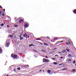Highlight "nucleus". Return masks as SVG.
Listing matches in <instances>:
<instances>
[{
  "mask_svg": "<svg viewBox=\"0 0 76 76\" xmlns=\"http://www.w3.org/2000/svg\"><path fill=\"white\" fill-rule=\"evenodd\" d=\"M74 63L75 64V63H76V61H74V62H73V64H74Z\"/></svg>",
  "mask_w": 76,
  "mask_h": 76,
  "instance_id": "22",
  "label": "nucleus"
},
{
  "mask_svg": "<svg viewBox=\"0 0 76 76\" xmlns=\"http://www.w3.org/2000/svg\"><path fill=\"white\" fill-rule=\"evenodd\" d=\"M7 27H8V28H9V26L7 25Z\"/></svg>",
  "mask_w": 76,
  "mask_h": 76,
  "instance_id": "45",
  "label": "nucleus"
},
{
  "mask_svg": "<svg viewBox=\"0 0 76 76\" xmlns=\"http://www.w3.org/2000/svg\"><path fill=\"white\" fill-rule=\"evenodd\" d=\"M39 43H40V44H41V45H43V44L41 42H39Z\"/></svg>",
  "mask_w": 76,
  "mask_h": 76,
  "instance_id": "32",
  "label": "nucleus"
},
{
  "mask_svg": "<svg viewBox=\"0 0 76 76\" xmlns=\"http://www.w3.org/2000/svg\"><path fill=\"white\" fill-rule=\"evenodd\" d=\"M45 37H41L40 38H42V39H44V38H45Z\"/></svg>",
  "mask_w": 76,
  "mask_h": 76,
  "instance_id": "18",
  "label": "nucleus"
},
{
  "mask_svg": "<svg viewBox=\"0 0 76 76\" xmlns=\"http://www.w3.org/2000/svg\"><path fill=\"white\" fill-rule=\"evenodd\" d=\"M20 55H22V53H20Z\"/></svg>",
  "mask_w": 76,
  "mask_h": 76,
  "instance_id": "46",
  "label": "nucleus"
},
{
  "mask_svg": "<svg viewBox=\"0 0 76 76\" xmlns=\"http://www.w3.org/2000/svg\"><path fill=\"white\" fill-rule=\"evenodd\" d=\"M44 45H48V44H46V43H45L44 44Z\"/></svg>",
  "mask_w": 76,
  "mask_h": 76,
  "instance_id": "20",
  "label": "nucleus"
},
{
  "mask_svg": "<svg viewBox=\"0 0 76 76\" xmlns=\"http://www.w3.org/2000/svg\"><path fill=\"white\" fill-rule=\"evenodd\" d=\"M75 70H76V69H72V71H73V72H75Z\"/></svg>",
  "mask_w": 76,
  "mask_h": 76,
  "instance_id": "31",
  "label": "nucleus"
},
{
  "mask_svg": "<svg viewBox=\"0 0 76 76\" xmlns=\"http://www.w3.org/2000/svg\"><path fill=\"white\" fill-rule=\"evenodd\" d=\"M18 69L19 70H20V67H19L18 68Z\"/></svg>",
  "mask_w": 76,
  "mask_h": 76,
  "instance_id": "28",
  "label": "nucleus"
},
{
  "mask_svg": "<svg viewBox=\"0 0 76 76\" xmlns=\"http://www.w3.org/2000/svg\"><path fill=\"white\" fill-rule=\"evenodd\" d=\"M73 60H72V58H68L66 59V62H68V61H70L71 62Z\"/></svg>",
  "mask_w": 76,
  "mask_h": 76,
  "instance_id": "4",
  "label": "nucleus"
},
{
  "mask_svg": "<svg viewBox=\"0 0 76 76\" xmlns=\"http://www.w3.org/2000/svg\"><path fill=\"white\" fill-rule=\"evenodd\" d=\"M14 34H15V33H13V35Z\"/></svg>",
  "mask_w": 76,
  "mask_h": 76,
  "instance_id": "56",
  "label": "nucleus"
},
{
  "mask_svg": "<svg viewBox=\"0 0 76 76\" xmlns=\"http://www.w3.org/2000/svg\"><path fill=\"white\" fill-rule=\"evenodd\" d=\"M15 70H16V69H15L14 70V71H15Z\"/></svg>",
  "mask_w": 76,
  "mask_h": 76,
  "instance_id": "53",
  "label": "nucleus"
},
{
  "mask_svg": "<svg viewBox=\"0 0 76 76\" xmlns=\"http://www.w3.org/2000/svg\"><path fill=\"white\" fill-rule=\"evenodd\" d=\"M50 41H51V42H53V41L52 40H51Z\"/></svg>",
  "mask_w": 76,
  "mask_h": 76,
  "instance_id": "52",
  "label": "nucleus"
},
{
  "mask_svg": "<svg viewBox=\"0 0 76 76\" xmlns=\"http://www.w3.org/2000/svg\"><path fill=\"white\" fill-rule=\"evenodd\" d=\"M11 57H12V58H14V59H18V58H19V56L16 55H13V53L11 54Z\"/></svg>",
  "mask_w": 76,
  "mask_h": 76,
  "instance_id": "1",
  "label": "nucleus"
},
{
  "mask_svg": "<svg viewBox=\"0 0 76 76\" xmlns=\"http://www.w3.org/2000/svg\"><path fill=\"white\" fill-rule=\"evenodd\" d=\"M44 71H45L44 70H43V72H44Z\"/></svg>",
  "mask_w": 76,
  "mask_h": 76,
  "instance_id": "54",
  "label": "nucleus"
},
{
  "mask_svg": "<svg viewBox=\"0 0 76 76\" xmlns=\"http://www.w3.org/2000/svg\"><path fill=\"white\" fill-rule=\"evenodd\" d=\"M46 58H48V57L47 56H46Z\"/></svg>",
  "mask_w": 76,
  "mask_h": 76,
  "instance_id": "38",
  "label": "nucleus"
},
{
  "mask_svg": "<svg viewBox=\"0 0 76 76\" xmlns=\"http://www.w3.org/2000/svg\"><path fill=\"white\" fill-rule=\"evenodd\" d=\"M22 34H21L20 36H19V38H21L22 37Z\"/></svg>",
  "mask_w": 76,
  "mask_h": 76,
  "instance_id": "16",
  "label": "nucleus"
},
{
  "mask_svg": "<svg viewBox=\"0 0 76 76\" xmlns=\"http://www.w3.org/2000/svg\"><path fill=\"white\" fill-rule=\"evenodd\" d=\"M66 44H69V43L67 42H66Z\"/></svg>",
  "mask_w": 76,
  "mask_h": 76,
  "instance_id": "44",
  "label": "nucleus"
},
{
  "mask_svg": "<svg viewBox=\"0 0 76 76\" xmlns=\"http://www.w3.org/2000/svg\"><path fill=\"white\" fill-rule=\"evenodd\" d=\"M29 36H28L27 38H29Z\"/></svg>",
  "mask_w": 76,
  "mask_h": 76,
  "instance_id": "43",
  "label": "nucleus"
},
{
  "mask_svg": "<svg viewBox=\"0 0 76 76\" xmlns=\"http://www.w3.org/2000/svg\"><path fill=\"white\" fill-rule=\"evenodd\" d=\"M63 64H59V66H61V65H63Z\"/></svg>",
  "mask_w": 76,
  "mask_h": 76,
  "instance_id": "30",
  "label": "nucleus"
},
{
  "mask_svg": "<svg viewBox=\"0 0 76 76\" xmlns=\"http://www.w3.org/2000/svg\"><path fill=\"white\" fill-rule=\"evenodd\" d=\"M36 40H40V39L39 38H38L36 39Z\"/></svg>",
  "mask_w": 76,
  "mask_h": 76,
  "instance_id": "29",
  "label": "nucleus"
},
{
  "mask_svg": "<svg viewBox=\"0 0 76 76\" xmlns=\"http://www.w3.org/2000/svg\"><path fill=\"white\" fill-rule=\"evenodd\" d=\"M2 52H3V50L2 49L0 48V54H1L2 53Z\"/></svg>",
  "mask_w": 76,
  "mask_h": 76,
  "instance_id": "10",
  "label": "nucleus"
},
{
  "mask_svg": "<svg viewBox=\"0 0 76 76\" xmlns=\"http://www.w3.org/2000/svg\"><path fill=\"white\" fill-rule=\"evenodd\" d=\"M29 66L28 65H24L23 66V67L24 68H28Z\"/></svg>",
  "mask_w": 76,
  "mask_h": 76,
  "instance_id": "5",
  "label": "nucleus"
},
{
  "mask_svg": "<svg viewBox=\"0 0 76 76\" xmlns=\"http://www.w3.org/2000/svg\"><path fill=\"white\" fill-rule=\"evenodd\" d=\"M46 38H48V39H50V37H47Z\"/></svg>",
  "mask_w": 76,
  "mask_h": 76,
  "instance_id": "33",
  "label": "nucleus"
},
{
  "mask_svg": "<svg viewBox=\"0 0 76 76\" xmlns=\"http://www.w3.org/2000/svg\"><path fill=\"white\" fill-rule=\"evenodd\" d=\"M54 39H56V40H57L58 39V38H54Z\"/></svg>",
  "mask_w": 76,
  "mask_h": 76,
  "instance_id": "27",
  "label": "nucleus"
},
{
  "mask_svg": "<svg viewBox=\"0 0 76 76\" xmlns=\"http://www.w3.org/2000/svg\"><path fill=\"white\" fill-rule=\"evenodd\" d=\"M23 39V37H21L20 38V40H22Z\"/></svg>",
  "mask_w": 76,
  "mask_h": 76,
  "instance_id": "19",
  "label": "nucleus"
},
{
  "mask_svg": "<svg viewBox=\"0 0 76 76\" xmlns=\"http://www.w3.org/2000/svg\"><path fill=\"white\" fill-rule=\"evenodd\" d=\"M56 49H57V48H55V49H54L53 50V51H54V50H56Z\"/></svg>",
  "mask_w": 76,
  "mask_h": 76,
  "instance_id": "34",
  "label": "nucleus"
},
{
  "mask_svg": "<svg viewBox=\"0 0 76 76\" xmlns=\"http://www.w3.org/2000/svg\"><path fill=\"white\" fill-rule=\"evenodd\" d=\"M52 60H56V58H52Z\"/></svg>",
  "mask_w": 76,
  "mask_h": 76,
  "instance_id": "39",
  "label": "nucleus"
},
{
  "mask_svg": "<svg viewBox=\"0 0 76 76\" xmlns=\"http://www.w3.org/2000/svg\"><path fill=\"white\" fill-rule=\"evenodd\" d=\"M53 64H59V63L57 62H54Z\"/></svg>",
  "mask_w": 76,
  "mask_h": 76,
  "instance_id": "13",
  "label": "nucleus"
},
{
  "mask_svg": "<svg viewBox=\"0 0 76 76\" xmlns=\"http://www.w3.org/2000/svg\"><path fill=\"white\" fill-rule=\"evenodd\" d=\"M7 76H9V75H7Z\"/></svg>",
  "mask_w": 76,
  "mask_h": 76,
  "instance_id": "51",
  "label": "nucleus"
},
{
  "mask_svg": "<svg viewBox=\"0 0 76 76\" xmlns=\"http://www.w3.org/2000/svg\"><path fill=\"white\" fill-rule=\"evenodd\" d=\"M42 52H45V53H46V51H45V50H42Z\"/></svg>",
  "mask_w": 76,
  "mask_h": 76,
  "instance_id": "24",
  "label": "nucleus"
},
{
  "mask_svg": "<svg viewBox=\"0 0 76 76\" xmlns=\"http://www.w3.org/2000/svg\"><path fill=\"white\" fill-rule=\"evenodd\" d=\"M61 58L63 59V56H61Z\"/></svg>",
  "mask_w": 76,
  "mask_h": 76,
  "instance_id": "35",
  "label": "nucleus"
},
{
  "mask_svg": "<svg viewBox=\"0 0 76 76\" xmlns=\"http://www.w3.org/2000/svg\"><path fill=\"white\" fill-rule=\"evenodd\" d=\"M24 20H20L18 22V23H22V22H23Z\"/></svg>",
  "mask_w": 76,
  "mask_h": 76,
  "instance_id": "7",
  "label": "nucleus"
},
{
  "mask_svg": "<svg viewBox=\"0 0 76 76\" xmlns=\"http://www.w3.org/2000/svg\"><path fill=\"white\" fill-rule=\"evenodd\" d=\"M56 44H57V43H56L55 44V45H56Z\"/></svg>",
  "mask_w": 76,
  "mask_h": 76,
  "instance_id": "50",
  "label": "nucleus"
},
{
  "mask_svg": "<svg viewBox=\"0 0 76 76\" xmlns=\"http://www.w3.org/2000/svg\"><path fill=\"white\" fill-rule=\"evenodd\" d=\"M23 37H26V38H27V37H28V35H27L26 33H25V34H24Z\"/></svg>",
  "mask_w": 76,
  "mask_h": 76,
  "instance_id": "6",
  "label": "nucleus"
},
{
  "mask_svg": "<svg viewBox=\"0 0 76 76\" xmlns=\"http://www.w3.org/2000/svg\"><path fill=\"white\" fill-rule=\"evenodd\" d=\"M65 70V69H62V70Z\"/></svg>",
  "mask_w": 76,
  "mask_h": 76,
  "instance_id": "47",
  "label": "nucleus"
},
{
  "mask_svg": "<svg viewBox=\"0 0 76 76\" xmlns=\"http://www.w3.org/2000/svg\"><path fill=\"white\" fill-rule=\"evenodd\" d=\"M68 43H69V44H71V43H70V41L69 40H68L67 41Z\"/></svg>",
  "mask_w": 76,
  "mask_h": 76,
  "instance_id": "17",
  "label": "nucleus"
},
{
  "mask_svg": "<svg viewBox=\"0 0 76 76\" xmlns=\"http://www.w3.org/2000/svg\"><path fill=\"white\" fill-rule=\"evenodd\" d=\"M14 27H15V28H16L17 27H18V25H17L15 24V25H14Z\"/></svg>",
  "mask_w": 76,
  "mask_h": 76,
  "instance_id": "11",
  "label": "nucleus"
},
{
  "mask_svg": "<svg viewBox=\"0 0 76 76\" xmlns=\"http://www.w3.org/2000/svg\"><path fill=\"white\" fill-rule=\"evenodd\" d=\"M8 41H9V40H7L6 41V47H9V45H10V43L8 42Z\"/></svg>",
  "mask_w": 76,
  "mask_h": 76,
  "instance_id": "3",
  "label": "nucleus"
},
{
  "mask_svg": "<svg viewBox=\"0 0 76 76\" xmlns=\"http://www.w3.org/2000/svg\"><path fill=\"white\" fill-rule=\"evenodd\" d=\"M17 20H17L16 21H17Z\"/></svg>",
  "mask_w": 76,
  "mask_h": 76,
  "instance_id": "57",
  "label": "nucleus"
},
{
  "mask_svg": "<svg viewBox=\"0 0 76 76\" xmlns=\"http://www.w3.org/2000/svg\"><path fill=\"white\" fill-rule=\"evenodd\" d=\"M49 61H50L48 59L45 58H44L43 59V62H44V63H48Z\"/></svg>",
  "mask_w": 76,
  "mask_h": 76,
  "instance_id": "2",
  "label": "nucleus"
},
{
  "mask_svg": "<svg viewBox=\"0 0 76 76\" xmlns=\"http://www.w3.org/2000/svg\"><path fill=\"white\" fill-rule=\"evenodd\" d=\"M66 51V50H64L62 51V53H65Z\"/></svg>",
  "mask_w": 76,
  "mask_h": 76,
  "instance_id": "14",
  "label": "nucleus"
},
{
  "mask_svg": "<svg viewBox=\"0 0 76 76\" xmlns=\"http://www.w3.org/2000/svg\"><path fill=\"white\" fill-rule=\"evenodd\" d=\"M2 16H4V13H3L2 14Z\"/></svg>",
  "mask_w": 76,
  "mask_h": 76,
  "instance_id": "37",
  "label": "nucleus"
},
{
  "mask_svg": "<svg viewBox=\"0 0 76 76\" xmlns=\"http://www.w3.org/2000/svg\"><path fill=\"white\" fill-rule=\"evenodd\" d=\"M66 51H68V52H69V51H70V50H68L67 49H66Z\"/></svg>",
  "mask_w": 76,
  "mask_h": 76,
  "instance_id": "21",
  "label": "nucleus"
},
{
  "mask_svg": "<svg viewBox=\"0 0 76 76\" xmlns=\"http://www.w3.org/2000/svg\"><path fill=\"white\" fill-rule=\"evenodd\" d=\"M33 46H34V45H33Z\"/></svg>",
  "mask_w": 76,
  "mask_h": 76,
  "instance_id": "55",
  "label": "nucleus"
},
{
  "mask_svg": "<svg viewBox=\"0 0 76 76\" xmlns=\"http://www.w3.org/2000/svg\"><path fill=\"white\" fill-rule=\"evenodd\" d=\"M0 15H1V12L0 11Z\"/></svg>",
  "mask_w": 76,
  "mask_h": 76,
  "instance_id": "48",
  "label": "nucleus"
},
{
  "mask_svg": "<svg viewBox=\"0 0 76 76\" xmlns=\"http://www.w3.org/2000/svg\"><path fill=\"white\" fill-rule=\"evenodd\" d=\"M59 53H60V52H59Z\"/></svg>",
  "mask_w": 76,
  "mask_h": 76,
  "instance_id": "58",
  "label": "nucleus"
},
{
  "mask_svg": "<svg viewBox=\"0 0 76 76\" xmlns=\"http://www.w3.org/2000/svg\"><path fill=\"white\" fill-rule=\"evenodd\" d=\"M13 35H10V37H11V38H13Z\"/></svg>",
  "mask_w": 76,
  "mask_h": 76,
  "instance_id": "26",
  "label": "nucleus"
},
{
  "mask_svg": "<svg viewBox=\"0 0 76 76\" xmlns=\"http://www.w3.org/2000/svg\"><path fill=\"white\" fill-rule=\"evenodd\" d=\"M64 42V41H62L60 42V43H61V42Z\"/></svg>",
  "mask_w": 76,
  "mask_h": 76,
  "instance_id": "36",
  "label": "nucleus"
},
{
  "mask_svg": "<svg viewBox=\"0 0 76 76\" xmlns=\"http://www.w3.org/2000/svg\"><path fill=\"white\" fill-rule=\"evenodd\" d=\"M1 26H4V24L3 23H2L1 24Z\"/></svg>",
  "mask_w": 76,
  "mask_h": 76,
  "instance_id": "25",
  "label": "nucleus"
},
{
  "mask_svg": "<svg viewBox=\"0 0 76 76\" xmlns=\"http://www.w3.org/2000/svg\"><path fill=\"white\" fill-rule=\"evenodd\" d=\"M55 56H57V57H58V55H56Z\"/></svg>",
  "mask_w": 76,
  "mask_h": 76,
  "instance_id": "42",
  "label": "nucleus"
},
{
  "mask_svg": "<svg viewBox=\"0 0 76 76\" xmlns=\"http://www.w3.org/2000/svg\"><path fill=\"white\" fill-rule=\"evenodd\" d=\"M73 12L75 14H76V9H75L74 10H73Z\"/></svg>",
  "mask_w": 76,
  "mask_h": 76,
  "instance_id": "9",
  "label": "nucleus"
},
{
  "mask_svg": "<svg viewBox=\"0 0 76 76\" xmlns=\"http://www.w3.org/2000/svg\"><path fill=\"white\" fill-rule=\"evenodd\" d=\"M39 72H42V70H40V71H39Z\"/></svg>",
  "mask_w": 76,
  "mask_h": 76,
  "instance_id": "49",
  "label": "nucleus"
},
{
  "mask_svg": "<svg viewBox=\"0 0 76 76\" xmlns=\"http://www.w3.org/2000/svg\"><path fill=\"white\" fill-rule=\"evenodd\" d=\"M32 45H33V44H32L31 45H29V47H31V46H32Z\"/></svg>",
  "mask_w": 76,
  "mask_h": 76,
  "instance_id": "23",
  "label": "nucleus"
},
{
  "mask_svg": "<svg viewBox=\"0 0 76 76\" xmlns=\"http://www.w3.org/2000/svg\"><path fill=\"white\" fill-rule=\"evenodd\" d=\"M48 72L49 73H50V72H51V71H50V70H48Z\"/></svg>",
  "mask_w": 76,
  "mask_h": 76,
  "instance_id": "12",
  "label": "nucleus"
},
{
  "mask_svg": "<svg viewBox=\"0 0 76 76\" xmlns=\"http://www.w3.org/2000/svg\"><path fill=\"white\" fill-rule=\"evenodd\" d=\"M0 7H1V8H3V7H2L1 5H0Z\"/></svg>",
  "mask_w": 76,
  "mask_h": 76,
  "instance_id": "40",
  "label": "nucleus"
},
{
  "mask_svg": "<svg viewBox=\"0 0 76 76\" xmlns=\"http://www.w3.org/2000/svg\"><path fill=\"white\" fill-rule=\"evenodd\" d=\"M3 10H4V12H5V9H3Z\"/></svg>",
  "mask_w": 76,
  "mask_h": 76,
  "instance_id": "41",
  "label": "nucleus"
},
{
  "mask_svg": "<svg viewBox=\"0 0 76 76\" xmlns=\"http://www.w3.org/2000/svg\"><path fill=\"white\" fill-rule=\"evenodd\" d=\"M24 26L25 28H28V25L27 23H25Z\"/></svg>",
  "mask_w": 76,
  "mask_h": 76,
  "instance_id": "8",
  "label": "nucleus"
},
{
  "mask_svg": "<svg viewBox=\"0 0 76 76\" xmlns=\"http://www.w3.org/2000/svg\"><path fill=\"white\" fill-rule=\"evenodd\" d=\"M71 56H72V55H71V54H69L68 57H71Z\"/></svg>",
  "mask_w": 76,
  "mask_h": 76,
  "instance_id": "15",
  "label": "nucleus"
}]
</instances>
